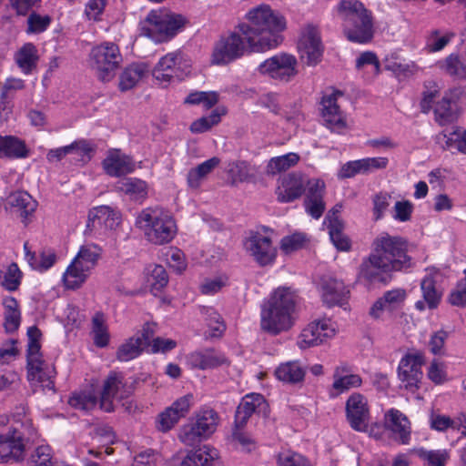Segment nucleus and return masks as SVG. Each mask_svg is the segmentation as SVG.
I'll return each mask as SVG.
<instances>
[{
    "mask_svg": "<svg viewBox=\"0 0 466 466\" xmlns=\"http://www.w3.org/2000/svg\"><path fill=\"white\" fill-rule=\"evenodd\" d=\"M371 247V252L359 268V278L370 284H388L392 272H407L414 265L409 255L408 240L403 237L382 232L374 238Z\"/></svg>",
    "mask_w": 466,
    "mask_h": 466,
    "instance_id": "nucleus-1",
    "label": "nucleus"
},
{
    "mask_svg": "<svg viewBox=\"0 0 466 466\" xmlns=\"http://www.w3.org/2000/svg\"><path fill=\"white\" fill-rule=\"evenodd\" d=\"M248 23L239 24V30L247 38L251 52H265L276 48L282 41L286 29L285 17L268 5H260L246 14Z\"/></svg>",
    "mask_w": 466,
    "mask_h": 466,
    "instance_id": "nucleus-2",
    "label": "nucleus"
},
{
    "mask_svg": "<svg viewBox=\"0 0 466 466\" xmlns=\"http://www.w3.org/2000/svg\"><path fill=\"white\" fill-rule=\"evenodd\" d=\"M299 308L294 293H272L261 304L260 329L270 336L288 332L298 319Z\"/></svg>",
    "mask_w": 466,
    "mask_h": 466,
    "instance_id": "nucleus-3",
    "label": "nucleus"
},
{
    "mask_svg": "<svg viewBox=\"0 0 466 466\" xmlns=\"http://www.w3.org/2000/svg\"><path fill=\"white\" fill-rule=\"evenodd\" d=\"M343 35L348 41L359 45L370 44L375 35L373 12L360 0H340L336 5Z\"/></svg>",
    "mask_w": 466,
    "mask_h": 466,
    "instance_id": "nucleus-4",
    "label": "nucleus"
},
{
    "mask_svg": "<svg viewBox=\"0 0 466 466\" xmlns=\"http://www.w3.org/2000/svg\"><path fill=\"white\" fill-rule=\"evenodd\" d=\"M136 225L150 243L158 246L170 243L177 233L174 216L160 206L143 208L136 218Z\"/></svg>",
    "mask_w": 466,
    "mask_h": 466,
    "instance_id": "nucleus-5",
    "label": "nucleus"
},
{
    "mask_svg": "<svg viewBox=\"0 0 466 466\" xmlns=\"http://www.w3.org/2000/svg\"><path fill=\"white\" fill-rule=\"evenodd\" d=\"M41 335L40 329L35 326L27 329V379L30 382L40 384L44 389L54 390L55 382L53 379L56 370L53 365L46 363L42 359L39 342Z\"/></svg>",
    "mask_w": 466,
    "mask_h": 466,
    "instance_id": "nucleus-6",
    "label": "nucleus"
},
{
    "mask_svg": "<svg viewBox=\"0 0 466 466\" xmlns=\"http://www.w3.org/2000/svg\"><path fill=\"white\" fill-rule=\"evenodd\" d=\"M123 61L118 46L113 42H104L92 47L89 62L99 80L109 82L116 75Z\"/></svg>",
    "mask_w": 466,
    "mask_h": 466,
    "instance_id": "nucleus-7",
    "label": "nucleus"
},
{
    "mask_svg": "<svg viewBox=\"0 0 466 466\" xmlns=\"http://www.w3.org/2000/svg\"><path fill=\"white\" fill-rule=\"evenodd\" d=\"M185 23L180 15H167L152 10L141 23V32L157 43L168 41L175 36Z\"/></svg>",
    "mask_w": 466,
    "mask_h": 466,
    "instance_id": "nucleus-8",
    "label": "nucleus"
},
{
    "mask_svg": "<svg viewBox=\"0 0 466 466\" xmlns=\"http://www.w3.org/2000/svg\"><path fill=\"white\" fill-rule=\"evenodd\" d=\"M246 53H252L251 47L239 30L238 25L236 31L220 36L215 43L210 62L216 66H226L241 58Z\"/></svg>",
    "mask_w": 466,
    "mask_h": 466,
    "instance_id": "nucleus-9",
    "label": "nucleus"
},
{
    "mask_svg": "<svg viewBox=\"0 0 466 466\" xmlns=\"http://www.w3.org/2000/svg\"><path fill=\"white\" fill-rule=\"evenodd\" d=\"M219 416L212 409H202L195 420L184 425L179 433V440L187 446H193L210 437L217 430Z\"/></svg>",
    "mask_w": 466,
    "mask_h": 466,
    "instance_id": "nucleus-10",
    "label": "nucleus"
},
{
    "mask_svg": "<svg viewBox=\"0 0 466 466\" xmlns=\"http://www.w3.org/2000/svg\"><path fill=\"white\" fill-rule=\"evenodd\" d=\"M425 361V353L419 350H410L403 355L397 370L398 379L402 388L412 393L419 390Z\"/></svg>",
    "mask_w": 466,
    "mask_h": 466,
    "instance_id": "nucleus-11",
    "label": "nucleus"
},
{
    "mask_svg": "<svg viewBox=\"0 0 466 466\" xmlns=\"http://www.w3.org/2000/svg\"><path fill=\"white\" fill-rule=\"evenodd\" d=\"M343 95L342 91L329 87L323 92L319 102V112L324 126L331 131L340 132L347 127L344 114L338 105L339 97Z\"/></svg>",
    "mask_w": 466,
    "mask_h": 466,
    "instance_id": "nucleus-12",
    "label": "nucleus"
},
{
    "mask_svg": "<svg viewBox=\"0 0 466 466\" xmlns=\"http://www.w3.org/2000/svg\"><path fill=\"white\" fill-rule=\"evenodd\" d=\"M244 248L260 267L271 266L277 258V248L269 236L250 230L244 240Z\"/></svg>",
    "mask_w": 466,
    "mask_h": 466,
    "instance_id": "nucleus-13",
    "label": "nucleus"
},
{
    "mask_svg": "<svg viewBox=\"0 0 466 466\" xmlns=\"http://www.w3.org/2000/svg\"><path fill=\"white\" fill-rule=\"evenodd\" d=\"M297 66L295 56L279 53L263 61L258 66V71L274 80L288 83L298 74Z\"/></svg>",
    "mask_w": 466,
    "mask_h": 466,
    "instance_id": "nucleus-14",
    "label": "nucleus"
},
{
    "mask_svg": "<svg viewBox=\"0 0 466 466\" xmlns=\"http://www.w3.org/2000/svg\"><path fill=\"white\" fill-rule=\"evenodd\" d=\"M131 388L127 385L121 372L111 371L103 384L100 397V409L106 412L114 410V400H123L131 394Z\"/></svg>",
    "mask_w": 466,
    "mask_h": 466,
    "instance_id": "nucleus-15",
    "label": "nucleus"
},
{
    "mask_svg": "<svg viewBox=\"0 0 466 466\" xmlns=\"http://www.w3.org/2000/svg\"><path fill=\"white\" fill-rule=\"evenodd\" d=\"M335 324L329 319H323L310 322L304 328L299 335L298 346L308 349L318 346L326 339L335 336Z\"/></svg>",
    "mask_w": 466,
    "mask_h": 466,
    "instance_id": "nucleus-16",
    "label": "nucleus"
},
{
    "mask_svg": "<svg viewBox=\"0 0 466 466\" xmlns=\"http://www.w3.org/2000/svg\"><path fill=\"white\" fill-rule=\"evenodd\" d=\"M383 427L396 442L408 445L411 440V423L400 410L391 408L384 413Z\"/></svg>",
    "mask_w": 466,
    "mask_h": 466,
    "instance_id": "nucleus-17",
    "label": "nucleus"
},
{
    "mask_svg": "<svg viewBox=\"0 0 466 466\" xmlns=\"http://www.w3.org/2000/svg\"><path fill=\"white\" fill-rule=\"evenodd\" d=\"M299 49L308 66H314L321 61L324 48L317 26L308 25L303 29L299 42Z\"/></svg>",
    "mask_w": 466,
    "mask_h": 466,
    "instance_id": "nucleus-18",
    "label": "nucleus"
},
{
    "mask_svg": "<svg viewBox=\"0 0 466 466\" xmlns=\"http://www.w3.org/2000/svg\"><path fill=\"white\" fill-rule=\"evenodd\" d=\"M153 76L165 86L173 81L183 80L186 72L183 68L181 54L172 52L162 56L153 70Z\"/></svg>",
    "mask_w": 466,
    "mask_h": 466,
    "instance_id": "nucleus-19",
    "label": "nucleus"
},
{
    "mask_svg": "<svg viewBox=\"0 0 466 466\" xmlns=\"http://www.w3.org/2000/svg\"><path fill=\"white\" fill-rule=\"evenodd\" d=\"M346 416L353 430L367 431L370 421L367 399L360 393L351 394L346 401Z\"/></svg>",
    "mask_w": 466,
    "mask_h": 466,
    "instance_id": "nucleus-20",
    "label": "nucleus"
},
{
    "mask_svg": "<svg viewBox=\"0 0 466 466\" xmlns=\"http://www.w3.org/2000/svg\"><path fill=\"white\" fill-rule=\"evenodd\" d=\"M192 402V394H187L177 399L157 416L156 420L157 429L162 432L171 430L181 418L188 413Z\"/></svg>",
    "mask_w": 466,
    "mask_h": 466,
    "instance_id": "nucleus-21",
    "label": "nucleus"
},
{
    "mask_svg": "<svg viewBox=\"0 0 466 466\" xmlns=\"http://www.w3.org/2000/svg\"><path fill=\"white\" fill-rule=\"evenodd\" d=\"M187 364L191 369L201 370L218 368L222 365L228 364L227 357L219 350L214 348H206L195 350L187 357Z\"/></svg>",
    "mask_w": 466,
    "mask_h": 466,
    "instance_id": "nucleus-22",
    "label": "nucleus"
},
{
    "mask_svg": "<svg viewBox=\"0 0 466 466\" xmlns=\"http://www.w3.org/2000/svg\"><path fill=\"white\" fill-rule=\"evenodd\" d=\"M325 183L321 179H311L308 183L305 193L304 208L306 212L314 219L322 217L326 204L324 201Z\"/></svg>",
    "mask_w": 466,
    "mask_h": 466,
    "instance_id": "nucleus-23",
    "label": "nucleus"
},
{
    "mask_svg": "<svg viewBox=\"0 0 466 466\" xmlns=\"http://www.w3.org/2000/svg\"><path fill=\"white\" fill-rule=\"evenodd\" d=\"M13 424L8 431L23 443L34 441L36 438V430L33 426L32 420L26 415V408L24 405L16 407L13 414Z\"/></svg>",
    "mask_w": 466,
    "mask_h": 466,
    "instance_id": "nucleus-24",
    "label": "nucleus"
},
{
    "mask_svg": "<svg viewBox=\"0 0 466 466\" xmlns=\"http://www.w3.org/2000/svg\"><path fill=\"white\" fill-rule=\"evenodd\" d=\"M267 408L264 397L258 393L246 395L237 408L235 425L244 427L253 413L260 412Z\"/></svg>",
    "mask_w": 466,
    "mask_h": 466,
    "instance_id": "nucleus-25",
    "label": "nucleus"
},
{
    "mask_svg": "<svg viewBox=\"0 0 466 466\" xmlns=\"http://www.w3.org/2000/svg\"><path fill=\"white\" fill-rule=\"evenodd\" d=\"M222 461L217 449L204 445L190 451L181 462V466H222Z\"/></svg>",
    "mask_w": 466,
    "mask_h": 466,
    "instance_id": "nucleus-26",
    "label": "nucleus"
},
{
    "mask_svg": "<svg viewBox=\"0 0 466 466\" xmlns=\"http://www.w3.org/2000/svg\"><path fill=\"white\" fill-rule=\"evenodd\" d=\"M25 444L9 431L0 434V462H16L24 460Z\"/></svg>",
    "mask_w": 466,
    "mask_h": 466,
    "instance_id": "nucleus-27",
    "label": "nucleus"
},
{
    "mask_svg": "<svg viewBox=\"0 0 466 466\" xmlns=\"http://www.w3.org/2000/svg\"><path fill=\"white\" fill-rule=\"evenodd\" d=\"M436 67L452 80H466V61L458 53H451L445 58L437 61Z\"/></svg>",
    "mask_w": 466,
    "mask_h": 466,
    "instance_id": "nucleus-28",
    "label": "nucleus"
},
{
    "mask_svg": "<svg viewBox=\"0 0 466 466\" xmlns=\"http://www.w3.org/2000/svg\"><path fill=\"white\" fill-rule=\"evenodd\" d=\"M276 378L288 384L302 383L306 375L304 367L299 360H289L280 363L275 370Z\"/></svg>",
    "mask_w": 466,
    "mask_h": 466,
    "instance_id": "nucleus-29",
    "label": "nucleus"
},
{
    "mask_svg": "<svg viewBox=\"0 0 466 466\" xmlns=\"http://www.w3.org/2000/svg\"><path fill=\"white\" fill-rule=\"evenodd\" d=\"M105 172L114 177H119L134 171V165L131 159L120 155L118 152L111 153L103 160Z\"/></svg>",
    "mask_w": 466,
    "mask_h": 466,
    "instance_id": "nucleus-30",
    "label": "nucleus"
},
{
    "mask_svg": "<svg viewBox=\"0 0 466 466\" xmlns=\"http://www.w3.org/2000/svg\"><path fill=\"white\" fill-rule=\"evenodd\" d=\"M116 189L134 201L142 202L147 198V184L137 177H126L119 180L116 184Z\"/></svg>",
    "mask_w": 466,
    "mask_h": 466,
    "instance_id": "nucleus-31",
    "label": "nucleus"
},
{
    "mask_svg": "<svg viewBox=\"0 0 466 466\" xmlns=\"http://www.w3.org/2000/svg\"><path fill=\"white\" fill-rule=\"evenodd\" d=\"M102 255V248L94 243H88L80 247L76 256L72 260L81 268L82 271L91 272L96 266Z\"/></svg>",
    "mask_w": 466,
    "mask_h": 466,
    "instance_id": "nucleus-32",
    "label": "nucleus"
},
{
    "mask_svg": "<svg viewBox=\"0 0 466 466\" xmlns=\"http://www.w3.org/2000/svg\"><path fill=\"white\" fill-rule=\"evenodd\" d=\"M9 205L16 208L25 226L28 223V218L34 214L37 208V202L26 191H16L11 194Z\"/></svg>",
    "mask_w": 466,
    "mask_h": 466,
    "instance_id": "nucleus-33",
    "label": "nucleus"
},
{
    "mask_svg": "<svg viewBox=\"0 0 466 466\" xmlns=\"http://www.w3.org/2000/svg\"><path fill=\"white\" fill-rule=\"evenodd\" d=\"M148 72L144 63H132L128 65L119 76L118 87L121 91L132 89Z\"/></svg>",
    "mask_w": 466,
    "mask_h": 466,
    "instance_id": "nucleus-34",
    "label": "nucleus"
},
{
    "mask_svg": "<svg viewBox=\"0 0 466 466\" xmlns=\"http://www.w3.org/2000/svg\"><path fill=\"white\" fill-rule=\"evenodd\" d=\"M4 328L6 333L15 332L21 324V311L19 304L13 297H5L3 299Z\"/></svg>",
    "mask_w": 466,
    "mask_h": 466,
    "instance_id": "nucleus-35",
    "label": "nucleus"
},
{
    "mask_svg": "<svg viewBox=\"0 0 466 466\" xmlns=\"http://www.w3.org/2000/svg\"><path fill=\"white\" fill-rule=\"evenodd\" d=\"M305 191L302 182L294 177L282 180L281 187L277 189V198L280 203H289L301 197Z\"/></svg>",
    "mask_w": 466,
    "mask_h": 466,
    "instance_id": "nucleus-36",
    "label": "nucleus"
},
{
    "mask_svg": "<svg viewBox=\"0 0 466 466\" xmlns=\"http://www.w3.org/2000/svg\"><path fill=\"white\" fill-rule=\"evenodd\" d=\"M405 293H385L370 307L369 315L378 319L384 311L394 310L404 299Z\"/></svg>",
    "mask_w": 466,
    "mask_h": 466,
    "instance_id": "nucleus-37",
    "label": "nucleus"
},
{
    "mask_svg": "<svg viewBox=\"0 0 466 466\" xmlns=\"http://www.w3.org/2000/svg\"><path fill=\"white\" fill-rule=\"evenodd\" d=\"M38 59L37 49L33 43H25L15 55L18 67L25 75L36 67Z\"/></svg>",
    "mask_w": 466,
    "mask_h": 466,
    "instance_id": "nucleus-38",
    "label": "nucleus"
},
{
    "mask_svg": "<svg viewBox=\"0 0 466 466\" xmlns=\"http://www.w3.org/2000/svg\"><path fill=\"white\" fill-rule=\"evenodd\" d=\"M220 163V159L217 157H213L196 167L191 168L187 176V185L191 188H198L201 185V181L212 172Z\"/></svg>",
    "mask_w": 466,
    "mask_h": 466,
    "instance_id": "nucleus-39",
    "label": "nucleus"
},
{
    "mask_svg": "<svg viewBox=\"0 0 466 466\" xmlns=\"http://www.w3.org/2000/svg\"><path fill=\"white\" fill-rule=\"evenodd\" d=\"M329 239L335 248L340 251H349L351 247L350 239L344 234V223L342 220H331L326 224Z\"/></svg>",
    "mask_w": 466,
    "mask_h": 466,
    "instance_id": "nucleus-40",
    "label": "nucleus"
},
{
    "mask_svg": "<svg viewBox=\"0 0 466 466\" xmlns=\"http://www.w3.org/2000/svg\"><path fill=\"white\" fill-rule=\"evenodd\" d=\"M456 36V34L451 31L441 35L438 29L432 30L426 40L425 48L429 53H437L443 50Z\"/></svg>",
    "mask_w": 466,
    "mask_h": 466,
    "instance_id": "nucleus-41",
    "label": "nucleus"
},
{
    "mask_svg": "<svg viewBox=\"0 0 466 466\" xmlns=\"http://www.w3.org/2000/svg\"><path fill=\"white\" fill-rule=\"evenodd\" d=\"M309 238L304 232H294L281 238L279 248L286 254H291L306 247Z\"/></svg>",
    "mask_w": 466,
    "mask_h": 466,
    "instance_id": "nucleus-42",
    "label": "nucleus"
},
{
    "mask_svg": "<svg viewBox=\"0 0 466 466\" xmlns=\"http://www.w3.org/2000/svg\"><path fill=\"white\" fill-rule=\"evenodd\" d=\"M89 274L88 271H82L81 268L72 261L63 274L65 287L67 289H76L80 288Z\"/></svg>",
    "mask_w": 466,
    "mask_h": 466,
    "instance_id": "nucleus-43",
    "label": "nucleus"
},
{
    "mask_svg": "<svg viewBox=\"0 0 466 466\" xmlns=\"http://www.w3.org/2000/svg\"><path fill=\"white\" fill-rule=\"evenodd\" d=\"M443 136L446 138L445 149L466 155V130L456 127L449 133H443Z\"/></svg>",
    "mask_w": 466,
    "mask_h": 466,
    "instance_id": "nucleus-44",
    "label": "nucleus"
},
{
    "mask_svg": "<svg viewBox=\"0 0 466 466\" xmlns=\"http://www.w3.org/2000/svg\"><path fill=\"white\" fill-rule=\"evenodd\" d=\"M446 278L440 269L431 268L420 281L421 291H440L444 289Z\"/></svg>",
    "mask_w": 466,
    "mask_h": 466,
    "instance_id": "nucleus-45",
    "label": "nucleus"
},
{
    "mask_svg": "<svg viewBox=\"0 0 466 466\" xmlns=\"http://www.w3.org/2000/svg\"><path fill=\"white\" fill-rule=\"evenodd\" d=\"M201 313L205 316V320L210 330L209 337H220L226 330V325L220 315L212 308L203 307Z\"/></svg>",
    "mask_w": 466,
    "mask_h": 466,
    "instance_id": "nucleus-46",
    "label": "nucleus"
},
{
    "mask_svg": "<svg viewBox=\"0 0 466 466\" xmlns=\"http://www.w3.org/2000/svg\"><path fill=\"white\" fill-rule=\"evenodd\" d=\"M299 156L297 153H288L272 157L268 164V170L272 174L280 173L298 164Z\"/></svg>",
    "mask_w": 466,
    "mask_h": 466,
    "instance_id": "nucleus-47",
    "label": "nucleus"
},
{
    "mask_svg": "<svg viewBox=\"0 0 466 466\" xmlns=\"http://www.w3.org/2000/svg\"><path fill=\"white\" fill-rule=\"evenodd\" d=\"M5 157L8 158H24L28 155L25 143L14 136H5Z\"/></svg>",
    "mask_w": 466,
    "mask_h": 466,
    "instance_id": "nucleus-48",
    "label": "nucleus"
},
{
    "mask_svg": "<svg viewBox=\"0 0 466 466\" xmlns=\"http://www.w3.org/2000/svg\"><path fill=\"white\" fill-rule=\"evenodd\" d=\"M23 273L15 262L9 264L1 277V285L8 291H15L22 280Z\"/></svg>",
    "mask_w": 466,
    "mask_h": 466,
    "instance_id": "nucleus-49",
    "label": "nucleus"
},
{
    "mask_svg": "<svg viewBox=\"0 0 466 466\" xmlns=\"http://www.w3.org/2000/svg\"><path fill=\"white\" fill-rule=\"evenodd\" d=\"M218 93L216 91H194L188 94L185 103L189 105L202 104L206 109H209L218 102Z\"/></svg>",
    "mask_w": 466,
    "mask_h": 466,
    "instance_id": "nucleus-50",
    "label": "nucleus"
},
{
    "mask_svg": "<svg viewBox=\"0 0 466 466\" xmlns=\"http://www.w3.org/2000/svg\"><path fill=\"white\" fill-rule=\"evenodd\" d=\"M29 466H57L49 445L37 446L28 459Z\"/></svg>",
    "mask_w": 466,
    "mask_h": 466,
    "instance_id": "nucleus-51",
    "label": "nucleus"
},
{
    "mask_svg": "<svg viewBox=\"0 0 466 466\" xmlns=\"http://www.w3.org/2000/svg\"><path fill=\"white\" fill-rule=\"evenodd\" d=\"M92 332L94 334V343L99 348L106 347L109 341L107 329L105 326V318L101 312H96L92 319Z\"/></svg>",
    "mask_w": 466,
    "mask_h": 466,
    "instance_id": "nucleus-52",
    "label": "nucleus"
},
{
    "mask_svg": "<svg viewBox=\"0 0 466 466\" xmlns=\"http://www.w3.org/2000/svg\"><path fill=\"white\" fill-rule=\"evenodd\" d=\"M167 266L177 274H181L187 268V260L184 252L175 247H170L164 254Z\"/></svg>",
    "mask_w": 466,
    "mask_h": 466,
    "instance_id": "nucleus-53",
    "label": "nucleus"
},
{
    "mask_svg": "<svg viewBox=\"0 0 466 466\" xmlns=\"http://www.w3.org/2000/svg\"><path fill=\"white\" fill-rule=\"evenodd\" d=\"M145 347L135 337L121 345L116 352V357L121 361H128L137 357Z\"/></svg>",
    "mask_w": 466,
    "mask_h": 466,
    "instance_id": "nucleus-54",
    "label": "nucleus"
},
{
    "mask_svg": "<svg viewBox=\"0 0 466 466\" xmlns=\"http://www.w3.org/2000/svg\"><path fill=\"white\" fill-rule=\"evenodd\" d=\"M68 403L71 407L76 410L88 411L96 406L97 400L91 392H79L74 393L69 398Z\"/></svg>",
    "mask_w": 466,
    "mask_h": 466,
    "instance_id": "nucleus-55",
    "label": "nucleus"
},
{
    "mask_svg": "<svg viewBox=\"0 0 466 466\" xmlns=\"http://www.w3.org/2000/svg\"><path fill=\"white\" fill-rule=\"evenodd\" d=\"M151 287V291H160L168 283V275L166 268L161 265H155L147 278Z\"/></svg>",
    "mask_w": 466,
    "mask_h": 466,
    "instance_id": "nucleus-56",
    "label": "nucleus"
},
{
    "mask_svg": "<svg viewBox=\"0 0 466 466\" xmlns=\"http://www.w3.org/2000/svg\"><path fill=\"white\" fill-rule=\"evenodd\" d=\"M434 115L436 121L441 126H445L454 119V112L451 107V101L450 98L443 97L437 103L434 107Z\"/></svg>",
    "mask_w": 466,
    "mask_h": 466,
    "instance_id": "nucleus-57",
    "label": "nucleus"
},
{
    "mask_svg": "<svg viewBox=\"0 0 466 466\" xmlns=\"http://www.w3.org/2000/svg\"><path fill=\"white\" fill-rule=\"evenodd\" d=\"M221 120V115L218 110L212 111L208 116H202L190 125V131L195 134H201L208 131L212 127L218 125Z\"/></svg>",
    "mask_w": 466,
    "mask_h": 466,
    "instance_id": "nucleus-58",
    "label": "nucleus"
},
{
    "mask_svg": "<svg viewBox=\"0 0 466 466\" xmlns=\"http://www.w3.org/2000/svg\"><path fill=\"white\" fill-rule=\"evenodd\" d=\"M420 459L428 461L430 466H445L449 459L446 451H426L423 448L413 451Z\"/></svg>",
    "mask_w": 466,
    "mask_h": 466,
    "instance_id": "nucleus-59",
    "label": "nucleus"
},
{
    "mask_svg": "<svg viewBox=\"0 0 466 466\" xmlns=\"http://www.w3.org/2000/svg\"><path fill=\"white\" fill-rule=\"evenodd\" d=\"M52 22L48 15H41L35 12H32L27 18L28 34H40L47 30Z\"/></svg>",
    "mask_w": 466,
    "mask_h": 466,
    "instance_id": "nucleus-60",
    "label": "nucleus"
},
{
    "mask_svg": "<svg viewBox=\"0 0 466 466\" xmlns=\"http://www.w3.org/2000/svg\"><path fill=\"white\" fill-rule=\"evenodd\" d=\"M279 466H312L307 458L292 451H283L278 455Z\"/></svg>",
    "mask_w": 466,
    "mask_h": 466,
    "instance_id": "nucleus-61",
    "label": "nucleus"
},
{
    "mask_svg": "<svg viewBox=\"0 0 466 466\" xmlns=\"http://www.w3.org/2000/svg\"><path fill=\"white\" fill-rule=\"evenodd\" d=\"M362 384V380L358 374H348L333 380L332 388L338 392L342 393L353 388H359Z\"/></svg>",
    "mask_w": 466,
    "mask_h": 466,
    "instance_id": "nucleus-62",
    "label": "nucleus"
},
{
    "mask_svg": "<svg viewBox=\"0 0 466 466\" xmlns=\"http://www.w3.org/2000/svg\"><path fill=\"white\" fill-rule=\"evenodd\" d=\"M427 376L436 385H441L448 381L446 365L437 360H433L428 368Z\"/></svg>",
    "mask_w": 466,
    "mask_h": 466,
    "instance_id": "nucleus-63",
    "label": "nucleus"
},
{
    "mask_svg": "<svg viewBox=\"0 0 466 466\" xmlns=\"http://www.w3.org/2000/svg\"><path fill=\"white\" fill-rule=\"evenodd\" d=\"M391 196L387 192H379L372 198L373 204V218L375 221L381 219L388 208L390 207V200Z\"/></svg>",
    "mask_w": 466,
    "mask_h": 466,
    "instance_id": "nucleus-64",
    "label": "nucleus"
}]
</instances>
